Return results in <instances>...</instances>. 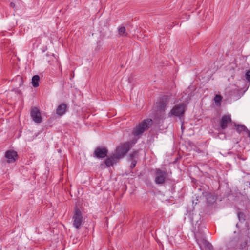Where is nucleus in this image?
I'll list each match as a JSON object with an SVG mask.
<instances>
[{"label": "nucleus", "instance_id": "nucleus-1", "mask_svg": "<svg viewBox=\"0 0 250 250\" xmlns=\"http://www.w3.org/2000/svg\"><path fill=\"white\" fill-rule=\"evenodd\" d=\"M152 124L153 121L150 118L143 120L133 129L132 135L140 138L144 132L147 131L151 126Z\"/></svg>", "mask_w": 250, "mask_h": 250}, {"label": "nucleus", "instance_id": "nucleus-2", "mask_svg": "<svg viewBox=\"0 0 250 250\" xmlns=\"http://www.w3.org/2000/svg\"><path fill=\"white\" fill-rule=\"evenodd\" d=\"M154 182L156 185H163L168 179V173L165 168L154 169Z\"/></svg>", "mask_w": 250, "mask_h": 250}, {"label": "nucleus", "instance_id": "nucleus-3", "mask_svg": "<svg viewBox=\"0 0 250 250\" xmlns=\"http://www.w3.org/2000/svg\"><path fill=\"white\" fill-rule=\"evenodd\" d=\"M170 98V95H164L161 97L156 103L157 111L164 115L166 109L168 107Z\"/></svg>", "mask_w": 250, "mask_h": 250}, {"label": "nucleus", "instance_id": "nucleus-4", "mask_svg": "<svg viewBox=\"0 0 250 250\" xmlns=\"http://www.w3.org/2000/svg\"><path fill=\"white\" fill-rule=\"evenodd\" d=\"M131 147L129 142L121 144L116 148L115 153L114 154L116 156V158L119 160L124 157L126 153L130 150Z\"/></svg>", "mask_w": 250, "mask_h": 250}, {"label": "nucleus", "instance_id": "nucleus-5", "mask_svg": "<svg viewBox=\"0 0 250 250\" xmlns=\"http://www.w3.org/2000/svg\"><path fill=\"white\" fill-rule=\"evenodd\" d=\"M185 105L183 103H180L175 105L168 113V117H171L174 116L181 118L185 113Z\"/></svg>", "mask_w": 250, "mask_h": 250}, {"label": "nucleus", "instance_id": "nucleus-6", "mask_svg": "<svg viewBox=\"0 0 250 250\" xmlns=\"http://www.w3.org/2000/svg\"><path fill=\"white\" fill-rule=\"evenodd\" d=\"M73 226L77 229H79L83 221V216L81 211L77 207L75 208V213L73 217Z\"/></svg>", "mask_w": 250, "mask_h": 250}, {"label": "nucleus", "instance_id": "nucleus-7", "mask_svg": "<svg viewBox=\"0 0 250 250\" xmlns=\"http://www.w3.org/2000/svg\"><path fill=\"white\" fill-rule=\"evenodd\" d=\"M108 153V150L105 147H97L94 152L93 155L94 157L97 158H104L107 156Z\"/></svg>", "mask_w": 250, "mask_h": 250}, {"label": "nucleus", "instance_id": "nucleus-8", "mask_svg": "<svg viewBox=\"0 0 250 250\" xmlns=\"http://www.w3.org/2000/svg\"><path fill=\"white\" fill-rule=\"evenodd\" d=\"M31 117L33 121L37 123L42 122V117L39 110L37 107L32 108L30 112Z\"/></svg>", "mask_w": 250, "mask_h": 250}, {"label": "nucleus", "instance_id": "nucleus-9", "mask_svg": "<svg viewBox=\"0 0 250 250\" xmlns=\"http://www.w3.org/2000/svg\"><path fill=\"white\" fill-rule=\"evenodd\" d=\"M5 157L7 159V162L12 163L17 159V153L14 150H8L5 153Z\"/></svg>", "mask_w": 250, "mask_h": 250}, {"label": "nucleus", "instance_id": "nucleus-10", "mask_svg": "<svg viewBox=\"0 0 250 250\" xmlns=\"http://www.w3.org/2000/svg\"><path fill=\"white\" fill-rule=\"evenodd\" d=\"M239 242V238H233L227 243L226 247L229 250H238Z\"/></svg>", "mask_w": 250, "mask_h": 250}, {"label": "nucleus", "instance_id": "nucleus-11", "mask_svg": "<svg viewBox=\"0 0 250 250\" xmlns=\"http://www.w3.org/2000/svg\"><path fill=\"white\" fill-rule=\"evenodd\" d=\"M231 122V119L229 115L223 116L221 120L220 125L222 129H225L227 127L228 124Z\"/></svg>", "mask_w": 250, "mask_h": 250}, {"label": "nucleus", "instance_id": "nucleus-12", "mask_svg": "<svg viewBox=\"0 0 250 250\" xmlns=\"http://www.w3.org/2000/svg\"><path fill=\"white\" fill-rule=\"evenodd\" d=\"M119 160L118 159L116 158V156L113 154V155L107 158L104 161L105 165L109 167L113 165L114 163H116Z\"/></svg>", "mask_w": 250, "mask_h": 250}, {"label": "nucleus", "instance_id": "nucleus-13", "mask_svg": "<svg viewBox=\"0 0 250 250\" xmlns=\"http://www.w3.org/2000/svg\"><path fill=\"white\" fill-rule=\"evenodd\" d=\"M67 109V105L65 104H62L59 105L56 109V114L59 116L63 115Z\"/></svg>", "mask_w": 250, "mask_h": 250}, {"label": "nucleus", "instance_id": "nucleus-14", "mask_svg": "<svg viewBox=\"0 0 250 250\" xmlns=\"http://www.w3.org/2000/svg\"><path fill=\"white\" fill-rule=\"evenodd\" d=\"M198 217V215L196 214L194 215L193 214L192 215H190V220L192 223L193 225H194V223L195 225V228L196 227V226H197L198 227V230H199V226L200 224L199 223L198 220H197Z\"/></svg>", "mask_w": 250, "mask_h": 250}, {"label": "nucleus", "instance_id": "nucleus-15", "mask_svg": "<svg viewBox=\"0 0 250 250\" xmlns=\"http://www.w3.org/2000/svg\"><path fill=\"white\" fill-rule=\"evenodd\" d=\"M236 127V131L239 133H240L242 131H245L247 134L248 133L249 130L247 128L246 126L243 125H234Z\"/></svg>", "mask_w": 250, "mask_h": 250}, {"label": "nucleus", "instance_id": "nucleus-16", "mask_svg": "<svg viewBox=\"0 0 250 250\" xmlns=\"http://www.w3.org/2000/svg\"><path fill=\"white\" fill-rule=\"evenodd\" d=\"M40 81V77L38 75H35L32 78V84L34 87H37L39 86Z\"/></svg>", "mask_w": 250, "mask_h": 250}, {"label": "nucleus", "instance_id": "nucleus-17", "mask_svg": "<svg viewBox=\"0 0 250 250\" xmlns=\"http://www.w3.org/2000/svg\"><path fill=\"white\" fill-rule=\"evenodd\" d=\"M222 97L220 95H216L214 98V101L216 106H220Z\"/></svg>", "mask_w": 250, "mask_h": 250}, {"label": "nucleus", "instance_id": "nucleus-18", "mask_svg": "<svg viewBox=\"0 0 250 250\" xmlns=\"http://www.w3.org/2000/svg\"><path fill=\"white\" fill-rule=\"evenodd\" d=\"M203 243L206 250H213L212 245L209 242L206 240H204Z\"/></svg>", "mask_w": 250, "mask_h": 250}, {"label": "nucleus", "instance_id": "nucleus-19", "mask_svg": "<svg viewBox=\"0 0 250 250\" xmlns=\"http://www.w3.org/2000/svg\"><path fill=\"white\" fill-rule=\"evenodd\" d=\"M118 34L122 36H126L127 35V33L126 32L125 28L124 26H121L118 28Z\"/></svg>", "mask_w": 250, "mask_h": 250}, {"label": "nucleus", "instance_id": "nucleus-20", "mask_svg": "<svg viewBox=\"0 0 250 250\" xmlns=\"http://www.w3.org/2000/svg\"><path fill=\"white\" fill-rule=\"evenodd\" d=\"M139 150H137L136 151H134L132 153L129 155V158L130 160H135V159L137 158L139 155Z\"/></svg>", "mask_w": 250, "mask_h": 250}, {"label": "nucleus", "instance_id": "nucleus-21", "mask_svg": "<svg viewBox=\"0 0 250 250\" xmlns=\"http://www.w3.org/2000/svg\"><path fill=\"white\" fill-rule=\"evenodd\" d=\"M247 242L246 241H240L239 239V242L238 243V250H242L247 246Z\"/></svg>", "mask_w": 250, "mask_h": 250}, {"label": "nucleus", "instance_id": "nucleus-22", "mask_svg": "<svg viewBox=\"0 0 250 250\" xmlns=\"http://www.w3.org/2000/svg\"><path fill=\"white\" fill-rule=\"evenodd\" d=\"M237 217L240 221H244L246 219L245 214L242 212H238Z\"/></svg>", "mask_w": 250, "mask_h": 250}, {"label": "nucleus", "instance_id": "nucleus-23", "mask_svg": "<svg viewBox=\"0 0 250 250\" xmlns=\"http://www.w3.org/2000/svg\"><path fill=\"white\" fill-rule=\"evenodd\" d=\"M202 194L205 196L207 197V199L208 200L209 198H211L212 200H214V197L211 194V193H208V192H203L202 193Z\"/></svg>", "mask_w": 250, "mask_h": 250}, {"label": "nucleus", "instance_id": "nucleus-24", "mask_svg": "<svg viewBox=\"0 0 250 250\" xmlns=\"http://www.w3.org/2000/svg\"><path fill=\"white\" fill-rule=\"evenodd\" d=\"M245 77L246 80L249 82H250V69L247 71L245 74Z\"/></svg>", "mask_w": 250, "mask_h": 250}, {"label": "nucleus", "instance_id": "nucleus-25", "mask_svg": "<svg viewBox=\"0 0 250 250\" xmlns=\"http://www.w3.org/2000/svg\"><path fill=\"white\" fill-rule=\"evenodd\" d=\"M131 161V163L130 165L131 169H133L136 165L137 161L136 160H130Z\"/></svg>", "mask_w": 250, "mask_h": 250}, {"label": "nucleus", "instance_id": "nucleus-26", "mask_svg": "<svg viewBox=\"0 0 250 250\" xmlns=\"http://www.w3.org/2000/svg\"><path fill=\"white\" fill-rule=\"evenodd\" d=\"M10 7L14 8L15 6V4L14 2H11L10 4Z\"/></svg>", "mask_w": 250, "mask_h": 250}, {"label": "nucleus", "instance_id": "nucleus-27", "mask_svg": "<svg viewBox=\"0 0 250 250\" xmlns=\"http://www.w3.org/2000/svg\"><path fill=\"white\" fill-rule=\"evenodd\" d=\"M247 136L250 138V130H249V131H248L247 133Z\"/></svg>", "mask_w": 250, "mask_h": 250}]
</instances>
